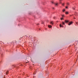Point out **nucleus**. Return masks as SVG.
Wrapping results in <instances>:
<instances>
[{
	"instance_id": "nucleus-10",
	"label": "nucleus",
	"mask_w": 78,
	"mask_h": 78,
	"mask_svg": "<svg viewBox=\"0 0 78 78\" xmlns=\"http://www.w3.org/2000/svg\"><path fill=\"white\" fill-rule=\"evenodd\" d=\"M65 11H66V10H65V9H63V12H64Z\"/></svg>"
},
{
	"instance_id": "nucleus-8",
	"label": "nucleus",
	"mask_w": 78,
	"mask_h": 78,
	"mask_svg": "<svg viewBox=\"0 0 78 78\" xmlns=\"http://www.w3.org/2000/svg\"><path fill=\"white\" fill-rule=\"evenodd\" d=\"M62 25H64V24H65L64 22H62Z\"/></svg>"
},
{
	"instance_id": "nucleus-11",
	"label": "nucleus",
	"mask_w": 78,
	"mask_h": 78,
	"mask_svg": "<svg viewBox=\"0 0 78 78\" xmlns=\"http://www.w3.org/2000/svg\"><path fill=\"white\" fill-rule=\"evenodd\" d=\"M72 9H73L75 10V8H74V7H72Z\"/></svg>"
},
{
	"instance_id": "nucleus-14",
	"label": "nucleus",
	"mask_w": 78,
	"mask_h": 78,
	"mask_svg": "<svg viewBox=\"0 0 78 78\" xmlns=\"http://www.w3.org/2000/svg\"><path fill=\"white\" fill-rule=\"evenodd\" d=\"M67 5H69V3H67Z\"/></svg>"
},
{
	"instance_id": "nucleus-2",
	"label": "nucleus",
	"mask_w": 78,
	"mask_h": 78,
	"mask_svg": "<svg viewBox=\"0 0 78 78\" xmlns=\"http://www.w3.org/2000/svg\"><path fill=\"white\" fill-rule=\"evenodd\" d=\"M60 27H62V28H63L64 27V26L61 25V24H60Z\"/></svg>"
},
{
	"instance_id": "nucleus-6",
	"label": "nucleus",
	"mask_w": 78,
	"mask_h": 78,
	"mask_svg": "<svg viewBox=\"0 0 78 78\" xmlns=\"http://www.w3.org/2000/svg\"><path fill=\"white\" fill-rule=\"evenodd\" d=\"M65 13L66 14H69V12H66Z\"/></svg>"
},
{
	"instance_id": "nucleus-21",
	"label": "nucleus",
	"mask_w": 78,
	"mask_h": 78,
	"mask_svg": "<svg viewBox=\"0 0 78 78\" xmlns=\"http://www.w3.org/2000/svg\"><path fill=\"white\" fill-rule=\"evenodd\" d=\"M77 61H78V59H77Z\"/></svg>"
},
{
	"instance_id": "nucleus-19",
	"label": "nucleus",
	"mask_w": 78,
	"mask_h": 78,
	"mask_svg": "<svg viewBox=\"0 0 78 78\" xmlns=\"http://www.w3.org/2000/svg\"><path fill=\"white\" fill-rule=\"evenodd\" d=\"M54 19H55V18L54 17Z\"/></svg>"
},
{
	"instance_id": "nucleus-16",
	"label": "nucleus",
	"mask_w": 78,
	"mask_h": 78,
	"mask_svg": "<svg viewBox=\"0 0 78 78\" xmlns=\"http://www.w3.org/2000/svg\"><path fill=\"white\" fill-rule=\"evenodd\" d=\"M51 3H53V2H51Z\"/></svg>"
},
{
	"instance_id": "nucleus-20",
	"label": "nucleus",
	"mask_w": 78,
	"mask_h": 78,
	"mask_svg": "<svg viewBox=\"0 0 78 78\" xmlns=\"http://www.w3.org/2000/svg\"><path fill=\"white\" fill-rule=\"evenodd\" d=\"M53 9H54V8H53Z\"/></svg>"
},
{
	"instance_id": "nucleus-1",
	"label": "nucleus",
	"mask_w": 78,
	"mask_h": 78,
	"mask_svg": "<svg viewBox=\"0 0 78 78\" xmlns=\"http://www.w3.org/2000/svg\"><path fill=\"white\" fill-rule=\"evenodd\" d=\"M73 23L72 22H69V23H68V25H71V24H72V23Z\"/></svg>"
},
{
	"instance_id": "nucleus-18",
	"label": "nucleus",
	"mask_w": 78,
	"mask_h": 78,
	"mask_svg": "<svg viewBox=\"0 0 78 78\" xmlns=\"http://www.w3.org/2000/svg\"><path fill=\"white\" fill-rule=\"evenodd\" d=\"M64 5V4H62V5Z\"/></svg>"
},
{
	"instance_id": "nucleus-13",
	"label": "nucleus",
	"mask_w": 78,
	"mask_h": 78,
	"mask_svg": "<svg viewBox=\"0 0 78 78\" xmlns=\"http://www.w3.org/2000/svg\"><path fill=\"white\" fill-rule=\"evenodd\" d=\"M61 20H63V18H61Z\"/></svg>"
},
{
	"instance_id": "nucleus-7",
	"label": "nucleus",
	"mask_w": 78,
	"mask_h": 78,
	"mask_svg": "<svg viewBox=\"0 0 78 78\" xmlns=\"http://www.w3.org/2000/svg\"><path fill=\"white\" fill-rule=\"evenodd\" d=\"M6 75H8V71H7L6 72Z\"/></svg>"
},
{
	"instance_id": "nucleus-9",
	"label": "nucleus",
	"mask_w": 78,
	"mask_h": 78,
	"mask_svg": "<svg viewBox=\"0 0 78 78\" xmlns=\"http://www.w3.org/2000/svg\"><path fill=\"white\" fill-rule=\"evenodd\" d=\"M55 5L56 6H58V3H55Z\"/></svg>"
},
{
	"instance_id": "nucleus-17",
	"label": "nucleus",
	"mask_w": 78,
	"mask_h": 78,
	"mask_svg": "<svg viewBox=\"0 0 78 78\" xmlns=\"http://www.w3.org/2000/svg\"><path fill=\"white\" fill-rule=\"evenodd\" d=\"M62 16L63 17H64V15H62Z\"/></svg>"
},
{
	"instance_id": "nucleus-3",
	"label": "nucleus",
	"mask_w": 78,
	"mask_h": 78,
	"mask_svg": "<svg viewBox=\"0 0 78 78\" xmlns=\"http://www.w3.org/2000/svg\"><path fill=\"white\" fill-rule=\"evenodd\" d=\"M48 27L49 28H51L52 27L51 26V25H49L48 26Z\"/></svg>"
},
{
	"instance_id": "nucleus-5",
	"label": "nucleus",
	"mask_w": 78,
	"mask_h": 78,
	"mask_svg": "<svg viewBox=\"0 0 78 78\" xmlns=\"http://www.w3.org/2000/svg\"><path fill=\"white\" fill-rule=\"evenodd\" d=\"M65 22H66V23H68V22H69V21L68 20H65Z\"/></svg>"
},
{
	"instance_id": "nucleus-12",
	"label": "nucleus",
	"mask_w": 78,
	"mask_h": 78,
	"mask_svg": "<svg viewBox=\"0 0 78 78\" xmlns=\"http://www.w3.org/2000/svg\"><path fill=\"white\" fill-rule=\"evenodd\" d=\"M66 9H68V7L67 6H66Z\"/></svg>"
},
{
	"instance_id": "nucleus-15",
	"label": "nucleus",
	"mask_w": 78,
	"mask_h": 78,
	"mask_svg": "<svg viewBox=\"0 0 78 78\" xmlns=\"http://www.w3.org/2000/svg\"><path fill=\"white\" fill-rule=\"evenodd\" d=\"M76 23L77 24V25H78V23H77L76 22Z\"/></svg>"
},
{
	"instance_id": "nucleus-4",
	"label": "nucleus",
	"mask_w": 78,
	"mask_h": 78,
	"mask_svg": "<svg viewBox=\"0 0 78 78\" xmlns=\"http://www.w3.org/2000/svg\"><path fill=\"white\" fill-rule=\"evenodd\" d=\"M50 23L52 25H53V22H51Z\"/></svg>"
}]
</instances>
